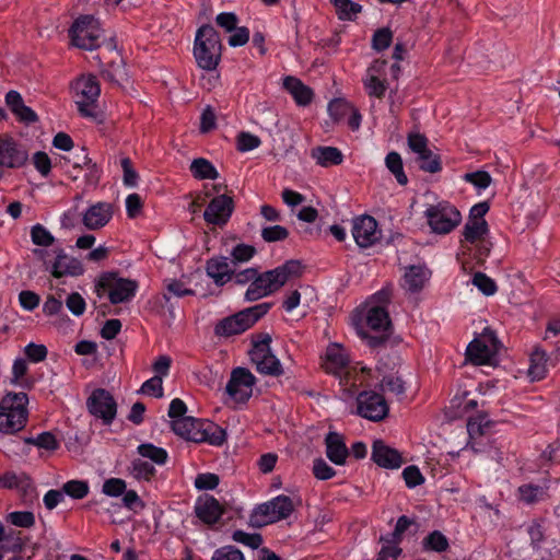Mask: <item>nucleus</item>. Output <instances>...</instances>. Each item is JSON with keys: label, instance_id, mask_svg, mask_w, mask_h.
Returning <instances> with one entry per match:
<instances>
[{"label": "nucleus", "instance_id": "nucleus-1", "mask_svg": "<svg viewBox=\"0 0 560 560\" xmlns=\"http://www.w3.org/2000/svg\"><path fill=\"white\" fill-rule=\"evenodd\" d=\"M300 271L301 265L296 260H289L272 270L261 273L257 271L253 282L249 283L245 292V300L254 302L275 293L291 278L299 276Z\"/></svg>", "mask_w": 560, "mask_h": 560}, {"label": "nucleus", "instance_id": "nucleus-2", "mask_svg": "<svg viewBox=\"0 0 560 560\" xmlns=\"http://www.w3.org/2000/svg\"><path fill=\"white\" fill-rule=\"evenodd\" d=\"M172 429L178 436L195 443H208L221 446L226 441V432L223 428L209 420L180 418L172 421Z\"/></svg>", "mask_w": 560, "mask_h": 560}, {"label": "nucleus", "instance_id": "nucleus-3", "mask_svg": "<svg viewBox=\"0 0 560 560\" xmlns=\"http://www.w3.org/2000/svg\"><path fill=\"white\" fill-rule=\"evenodd\" d=\"M222 55V44L219 33L209 24L197 30L194 43V57L199 68L213 71L217 69Z\"/></svg>", "mask_w": 560, "mask_h": 560}, {"label": "nucleus", "instance_id": "nucleus-4", "mask_svg": "<svg viewBox=\"0 0 560 560\" xmlns=\"http://www.w3.org/2000/svg\"><path fill=\"white\" fill-rule=\"evenodd\" d=\"M28 402L25 393H8L0 400V432L14 434L21 431L27 422Z\"/></svg>", "mask_w": 560, "mask_h": 560}, {"label": "nucleus", "instance_id": "nucleus-5", "mask_svg": "<svg viewBox=\"0 0 560 560\" xmlns=\"http://www.w3.org/2000/svg\"><path fill=\"white\" fill-rule=\"evenodd\" d=\"M270 307L271 303L264 302L224 317L217 323L213 332L220 338L243 334L266 315Z\"/></svg>", "mask_w": 560, "mask_h": 560}, {"label": "nucleus", "instance_id": "nucleus-6", "mask_svg": "<svg viewBox=\"0 0 560 560\" xmlns=\"http://www.w3.org/2000/svg\"><path fill=\"white\" fill-rule=\"evenodd\" d=\"M296 504L292 498L280 494L276 498L257 505L249 515V524L255 528L277 523L288 518L295 510Z\"/></svg>", "mask_w": 560, "mask_h": 560}, {"label": "nucleus", "instance_id": "nucleus-7", "mask_svg": "<svg viewBox=\"0 0 560 560\" xmlns=\"http://www.w3.org/2000/svg\"><path fill=\"white\" fill-rule=\"evenodd\" d=\"M138 282L121 278L117 272H103L95 282V293L98 298L108 296L112 304L129 302L136 295Z\"/></svg>", "mask_w": 560, "mask_h": 560}, {"label": "nucleus", "instance_id": "nucleus-8", "mask_svg": "<svg viewBox=\"0 0 560 560\" xmlns=\"http://www.w3.org/2000/svg\"><path fill=\"white\" fill-rule=\"evenodd\" d=\"M252 342L253 348L249 355L257 372L264 375L280 376L283 369L280 361L271 352V336L267 332H260L253 336Z\"/></svg>", "mask_w": 560, "mask_h": 560}, {"label": "nucleus", "instance_id": "nucleus-9", "mask_svg": "<svg viewBox=\"0 0 560 560\" xmlns=\"http://www.w3.org/2000/svg\"><path fill=\"white\" fill-rule=\"evenodd\" d=\"M69 35L74 46L92 50L100 46L103 31L94 16L82 15L74 21Z\"/></svg>", "mask_w": 560, "mask_h": 560}, {"label": "nucleus", "instance_id": "nucleus-10", "mask_svg": "<svg viewBox=\"0 0 560 560\" xmlns=\"http://www.w3.org/2000/svg\"><path fill=\"white\" fill-rule=\"evenodd\" d=\"M424 215L431 231L436 234H448L462 221L460 212L446 201L428 207Z\"/></svg>", "mask_w": 560, "mask_h": 560}, {"label": "nucleus", "instance_id": "nucleus-11", "mask_svg": "<svg viewBox=\"0 0 560 560\" xmlns=\"http://www.w3.org/2000/svg\"><path fill=\"white\" fill-rule=\"evenodd\" d=\"M75 104L82 116L93 117L95 103L101 93L100 84L95 77L88 75L78 79L73 85Z\"/></svg>", "mask_w": 560, "mask_h": 560}, {"label": "nucleus", "instance_id": "nucleus-12", "mask_svg": "<svg viewBox=\"0 0 560 560\" xmlns=\"http://www.w3.org/2000/svg\"><path fill=\"white\" fill-rule=\"evenodd\" d=\"M86 407L89 412L101 419L105 425L112 424L116 418L117 404L113 395L104 388L92 392L86 400Z\"/></svg>", "mask_w": 560, "mask_h": 560}, {"label": "nucleus", "instance_id": "nucleus-13", "mask_svg": "<svg viewBox=\"0 0 560 560\" xmlns=\"http://www.w3.org/2000/svg\"><path fill=\"white\" fill-rule=\"evenodd\" d=\"M55 254L54 260H47L44 258V265L47 271L54 278H63V277H79L83 275L84 268L82 262L69 255L66 254L65 249L61 247H57L52 250Z\"/></svg>", "mask_w": 560, "mask_h": 560}, {"label": "nucleus", "instance_id": "nucleus-14", "mask_svg": "<svg viewBox=\"0 0 560 560\" xmlns=\"http://www.w3.org/2000/svg\"><path fill=\"white\" fill-rule=\"evenodd\" d=\"M499 341L492 330L486 328L480 338L474 339L467 347V358L477 365L487 364L498 351Z\"/></svg>", "mask_w": 560, "mask_h": 560}, {"label": "nucleus", "instance_id": "nucleus-15", "mask_svg": "<svg viewBox=\"0 0 560 560\" xmlns=\"http://www.w3.org/2000/svg\"><path fill=\"white\" fill-rule=\"evenodd\" d=\"M256 378L249 370L236 368L232 371L225 392L235 402H246L253 394Z\"/></svg>", "mask_w": 560, "mask_h": 560}, {"label": "nucleus", "instance_id": "nucleus-16", "mask_svg": "<svg viewBox=\"0 0 560 560\" xmlns=\"http://www.w3.org/2000/svg\"><path fill=\"white\" fill-rule=\"evenodd\" d=\"M358 413L372 421L383 420L388 412L385 398L375 392H362L358 398Z\"/></svg>", "mask_w": 560, "mask_h": 560}, {"label": "nucleus", "instance_id": "nucleus-17", "mask_svg": "<svg viewBox=\"0 0 560 560\" xmlns=\"http://www.w3.org/2000/svg\"><path fill=\"white\" fill-rule=\"evenodd\" d=\"M234 210L233 198L228 195L214 197L205 210L203 219L213 225H224Z\"/></svg>", "mask_w": 560, "mask_h": 560}, {"label": "nucleus", "instance_id": "nucleus-18", "mask_svg": "<svg viewBox=\"0 0 560 560\" xmlns=\"http://www.w3.org/2000/svg\"><path fill=\"white\" fill-rule=\"evenodd\" d=\"M352 235L355 243L363 248L375 244L380 238L377 222L371 215H361L353 220Z\"/></svg>", "mask_w": 560, "mask_h": 560}, {"label": "nucleus", "instance_id": "nucleus-19", "mask_svg": "<svg viewBox=\"0 0 560 560\" xmlns=\"http://www.w3.org/2000/svg\"><path fill=\"white\" fill-rule=\"evenodd\" d=\"M372 459L380 467L387 469L399 468L402 464L400 453L397 450L389 447L381 440L373 443Z\"/></svg>", "mask_w": 560, "mask_h": 560}, {"label": "nucleus", "instance_id": "nucleus-20", "mask_svg": "<svg viewBox=\"0 0 560 560\" xmlns=\"http://www.w3.org/2000/svg\"><path fill=\"white\" fill-rule=\"evenodd\" d=\"M113 217V207L108 202L92 205L83 214V224L89 230H98L105 226Z\"/></svg>", "mask_w": 560, "mask_h": 560}, {"label": "nucleus", "instance_id": "nucleus-21", "mask_svg": "<svg viewBox=\"0 0 560 560\" xmlns=\"http://www.w3.org/2000/svg\"><path fill=\"white\" fill-rule=\"evenodd\" d=\"M431 277V271L421 265H412L406 268L401 287L410 293L420 292Z\"/></svg>", "mask_w": 560, "mask_h": 560}, {"label": "nucleus", "instance_id": "nucleus-22", "mask_svg": "<svg viewBox=\"0 0 560 560\" xmlns=\"http://www.w3.org/2000/svg\"><path fill=\"white\" fill-rule=\"evenodd\" d=\"M348 357L338 345H330L325 353L323 368L327 373L341 377L348 368Z\"/></svg>", "mask_w": 560, "mask_h": 560}, {"label": "nucleus", "instance_id": "nucleus-23", "mask_svg": "<svg viewBox=\"0 0 560 560\" xmlns=\"http://www.w3.org/2000/svg\"><path fill=\"white\" fill-rule=\"evenodd\" d=\"M282 86L299 106H307L312 103L314 97L313 90L299 78L293 75L285 77Z\"/></svg>", "mask_w": 560, "mask_h": 560}, {"label": "nucleus", "instance_id": "nucleus-24", "mask_svg": "<svg viewBox=\"0 0 560 560\" xmlns=\"http://www.w3.org/2000/svg\"><path fill=\"white\" fill-rule=\"evenodd\" d=\"M326 455L335 465H343L349 456V450L340 433L329 432L325 438Z\"/></svg>", "mask_w": 560, "mask_h": 560}, {"label": "nucleus", "instance_id": "nucleus-25", "mask_svg": "<svg viewBox=\"0 0 560 560\" xmlns=\"http://www.w3.org/2000/svg\"><path fill=\"white\" fill-rule=\"evenodd\" d=\"M196 515L206 524H215L224 513L223 506L213 498L208 497L195 506Z\"/></svg>", "mask_w": 560, "mask_h": 560}, {"label": "nucleus", "instance_id": "nucleus-26", "mask_svg": "<svg viewBox=\"0 0 560 560\" xmlns=\"http://www.w3.org/2000/svg\"><path fill=\"white\" fill-rule=\"evenodd\" d=\"M206 271L217 285H223L229 282L234 273L226 257L209 259L207 261Z\"/></svg>", "mask_w": 560, "mask_h": 560}, {"label": "nucleus", "instance_id": "nucleus-27", "mask_svg": "<svg viewBox=\"0 0 560 560\" xmlns=\"http://www.w3.org/2000/svg\"><path fill=\"white\" fill-rule=\"evenodd\" d=\"M5 103L12 113L26 124L37 121L36 113L23 102L21 94L16 91H10L5 95Z\"/></svg>", "mask_w": 560, "mask_h": 560}, {"label": "nucleus", "instance_id": "nucleus-28", "mask_svg": "<svg viewBox=\"0 0 560 560\" xmlns=\"http://www.w3.org/2000/svg\"><path fill=\"white\" fill-rule=\"evenodd\" d=\"M529 362L528 375L532 381L542 380L548 372L549 357L540 346L534 348Z\"/></svg>", "mask_w": 560, "mask_h": 560}, {"label": "nucleus", "instance_id": "nucleus-29", "mask_svg": "<svg viewBox=\"0 0 560 560\" xmlns=\"http://www.w3.org/2000/svg\"><path fill=\"white\" fill-rule=\"evenodd\" d=\"M311 156L323 167L339 165L343 161L341 151L335 147H316L312 149Z\"/></svg>", "mask_w": 560, "mask_h": 560}, {"label": "nucleus", "instance_id": "nucleus-30", "mask_svg": "<svg viewBox=\"0 0 560 560\" xmlns=\"http://www.w3.org/2000/svg\"><path fill=\"white\" fill-rule=\"evenodd\" d=\"M366 324L373 330L387 331L390 328L387 310L381 305H371L366 313Z\"/></svg>", "mask_w": 560, "mask_h": 560}, {"label": "nucleus", "instance_id": "nucleus-31", "mask_svg": "<svg viewBox=\"0 0 560 560\" xmlns=\"http://www.w3.org/2000/svg\"><path fill=\"white\" fill-rule=\"evenodd\" d=\"M520 500L526 504H534L548 497V487L527 483L518 488Z\"/></svg>", "mask_w": 560, "mask_h": 560}, {"label": "nucleus", "instance_id": "nucleus-32", "mask_svg": "<svg viewBox=\"0 0 560 560\" xmlns=\"http://www.w3.org/2000/svg\"><path fill=\"white\" fill-rule=\"evenodd\" d=\"M489 233V226L487 221H474L467 220L463 236L464 241L470 244L477 243V241L482 240Z\"/></svg>", "mask_w": 560, "mask_h": 560}, {"label": "nucleus", "instance_id": "nucleus-33", "mask_svg": "<svg viewBox=\"0 0 560 560\" xmlns=\"http://www.w3.org/2000/svg\"><path fill=\"white\" fill-rule=\"evenodd\" d=\"M190 172L197 179H217L219 173L213 164L203 158L195 159L190 164Z\"/></svg>", "mask_w": 560, "mask_h": 560}, {"label": "nucleus", "instance_id": "nucleus-34", "mask_svg": "<svg viewBox=\"0 0 560 560\" xmlns=\"http://www.w3.org/2000/svg\"><path fill=\"white\" fill-rule=\"evenodd\" d=\"M339 20L353 21L362 11V5L352 0H330Z\"/></svg>", "mask_w": 560, "mask_h": 560}, {"label": "nucleus", "instance_id": "nucleus-35", "mask_svg": "<svg viewBox=\"0 0 560 560\" xmlns=\"http://www.w3.org/2000/svg\"><path fill=\"white\" fill-rule=\"evenodd\" d=\"M386 167L392 172L395 176L396 180L400 185H406L408 183L407 175L404 172L402 160L399 153L393 151L386 155L385 159Z\"/></svg>", "mask_w": 560, "mask_h": 560}, {"label": "nucleus", "instance_id": "nucleus-36", "mask_svg": "<svg viewBox=\"0 0 560 560\" xmlns=\"http://www.w3.org/2000/svg\"><path fill=\"white\" fill-rule=\"evenodd\" d=\"M362 82L368 95L371 97L382 98L388 89L386 79L365 75Z\"/></svg>", "mask_w": 560, "mask_h": 560}, {"label": "nucleus", "instance_id": "nucleus-37", "mask_svg": "<svg viewBox=\"0 0 560 560\" xmlns=\"http://www.w3.org/2000/svg\"><path fill=\"white\" fill-rule=\"evenodd\" d=\"M422 546L425 550L435 552H444L448 549L450 544L447 537L440 530H433L423 540Z\"/></svg>", "mask_w": 560, "mask_h": 560}, {"label": "nucleus", "instance_id": "nucleus-38", "mask_svg": "<svg viewBox=\"0 0 560 560\" xmlns=\"http://www.w3.org/2000/svg\"><path fill=\"white\" fill-rule=\"evenodd\" d=\"M138 453L145 458L151 459L158 465H164L167 462V452L159 446L151 443H143L138 446Z\"/></svg>", "mask_w": 560, "mask_h": 560}, {"label": "nucleus", "instance_id": "nucleus-39", "mask_svg": "<svg viewBox=\"0 0 560 560\" xmlns=\"http://www.w3.org/2000/svg\"><path fill=\"white\" fill-rule=\"evenodd\" d=\"M126 75L127 72L121 60L112 61L108 63L107 68L102 70L103 79L114 84H120Z\"/></svg>", "mask_w": 560, "mask_h": 560}, {"label": "nucleus", "instance_id": "nucleus-40", "mask_svg": "<svg viewBox=\"0 0 560 560\" xmlns=\"http://www.w3.org/2000/svg\"><path fill=\"white\" fill-rule=\"evenodd\" d=\"M26 444L35 445L39 448H44L46 451H56L59 448L60 444L57 441L56 436L51 432H43L35 438H26L24 439Z\"/></svg>", "mask_w": 560, "mask_h": 560}, {"label": "nucleus", "instance_id": "nucleus-41", "mask_svg": "<svg viewBox=\"0 0 560 560\" xmlns=\"http://www.w3.org/2000/svg\"><path fill=\"white\" fill-rule=\"evenodd\" d=\"M65 160L72 164L74 168H83L86 167L91 172H96V164L92 162V160L89 158L86 153V149L84 147L79 148L75 150L72 155L65 158Z\"/></svg>", "mask_w": 560, "mask_h": 560}, {"label": "nucleus", "instance_id": "nucleus-42", "mask_svg": "<svg viewBox=\"0 0 560 560\" xmlns=\"http://www.w3.org/2000/svg\"><path fill=\"white\" fill-rule=\"evenodd\" d=\"M381 541H383L384 545L378 552L377 560H396L401 553V548L399 547L400 541H394L393 537L388 535L381 537Z\"/></svg>", "mask_w": 560, "mask_h": 560}, {"label": "nucleus", "instance_id": "nucleus-43", "mask_svg": "<svg viewBox=\"0 0 560 560\" xmlns=\"http://www.w3.org/2000/svg\"><path fill=\"white\" fill-rule=\"evenodd\" d=\"M393 42V32L388 27H382L374 32L372 36V48L376 51H383L390 46Z\"/></svg>", "mask_w": 560, "mask_h": 560}, {"label": "nucleus", "instance_id": "nucleus-44", "mask_svg": "<svg viewBox=\"0 0 560 560\" xmlns=\"http://www.w3.org/2000/svg\"><path fill=\"white\" fill-rule=\"evenodd\" d=\"M232 539L235 542L242 544L252 549H258L262 544V536L260 534H249L241 529H237L233 533Z\"/></svg>", "mask_w": 560, "mask_h": 560}, {"label": "nucleus", "instance_id": "nucleus-45", "mask_svg": "<svg viewBox=\"0 0 560 560\" xmlns=\"http://www.w3.org/2000/svg\"><path fill=\"white\" fill-rule=\"evenodd\" d=\"M420 170L428 173H438L442 170L441 159L430 150L429 154H419L417 158Z\"/></svg>", "mask_w": 560, "mask_h": 560}, {"label": "nucleus", "instance_id": "nucleus-46", "mask_svg": "<svg viewBox=\"0 0 560 560\" xmlns=\"http://www.w3.org/2000/svg\"><path fill=\"white\" fill-rule=\"evenodd\" d=\"M63 493L73 499H83L89 493V485L82 480L67 481L62 487Z\"/></svg>", "mask_w": 560, "mask_h": 560}, {"label": "nucleus", "instance_id": "nucleus-47", "mask_svg": "<svg viewBox=\"0 0 560 560\" xmlns=\"http://www.w3.org/2000/svg\"><path fill=\"white\" fill-rule=\"evenodd\" d=\"M288 236L289 231L282 225L265 226L261 230V238L267 243L284 241Z\"/></svg>", "mask_w": 560, "mask_h": 560}, {"label": "nucleus", "instance_id": "nucleus-48", "mask_svg": "<svg viewBox=\"0 0 560 560\" xmlns=\"http://www.w3.org/2000/svg\"><path fill=\"white\" fill-rule=\"evenodd\" d=\"M31 238L35 245L48 247L52 245L55 237L42 224H36L31 230Z\"/></svg>", "mask_w": 560, "mask_h": 560}, {"label": "nucleus", "instance_id": "nucleus-49", "mask_svg": "<svg viewBox=\"0 0 560 560\" xmlns=\"http://www.w3.org/2000/svg\"><path fill=\"white\" fill-rule=\"evenodd\" d=\"M165 289L166 292L163 294L165 301H168L171 295L176 298H184L195 294L194 290L186 288L179 280H168L165 284Z\"/></svg>", "mask_w": 560, "mask_h": 560}, {"label": "nucleus", "instance_id": "nucleus-50", "mask_svg": "<svg viewBox=\"0 0 560 560\" xmlns=\"http://www.w3.org/2000/svg\"><path fill=\"white\" fill-rule=\"evenodd\" d=\"M472 284L476 285L485 295H493L498 287L490 277L483 272H476L472 277Z\"/></svg>", "mask_w": 560, "mask_h": 560}, {"label": "nucleus", "instance_id": "nucleus-51", "mask_svg": "<svg viewBox=\"0 0 560 560\" xmlns=\"http://www.w3.org/2000/svg\"><path fill=\"white\" fill-rule=\"evenodd\" d=\"M131 474L137 479L150 480L155 474V468L148 462L135 459L131 464Z\"/></svg>", "mask_w": 560, "mask_h": 560}, {"label": "nucleus", "instance_id": "nucleus-52", "mask_svg": "<svg viewBox=\"0 0 560 560\" xmlns=\"http://www.w3.org/2000/svg\"><path fill=\"white\" fill-rule=\"evenodd\" d=\"M260 139L249 132L242 131L236 138V148L241 152L254 150L260 145Z\"/></svg>", "mask_w": 560, "mask_h": 560}, {"label": "nucleus", "instance_id": "nucleus-53", "mask_svg": "<svg viewBox=\"0 0 560 560\" xmlns=\"http://www.w3.org/2000/svg\"><path fill=\"white\" fill-rule=\"evenodd\" d=\"M7 520L11 524H13L15 526H19V527H24V528H30L35 523L34 514L32 512H28V511L11 512L8 515Z\"/></svg>", "mask_w": 560, "mask_h": 560}, {"label": "nucleus", "instance_id": "nucleus-54", "mask_svg": "<svg viewBox=\"0 0 560 560\" xmlns=\"http://www.w3.org/2000/svg\"><path fill=\"white\" fill-rule=\"evenodd\" d=\"M140 392L145 395H151L156 398H161L163 396V381L160 375H154L153 377L145 381Z\"/></svg>", "mask_w": 560, "mask_h": 560}, {"label": "nucleus", "instance_id": "nucleus-55", "mask_svg": "<svg viewBox=\"0 0 560 560\" xmlns=\"http://www.w3.org/2000/svg\"><path fill=\"white\" fill-rule=\"evenodd\" d=\"M66 306L74 316H81L85 312L86 303L80 293L72 292L66 299Z\"/></svg>", "mask_w": 560, "mask_h": 560}, {"label": "nucleus", "instance_id": "nucleus-56", "mask_svg": "<svg viewBox=\"0 0 560 560\" xmlns=\"http://www.w3.org/2000/svg\"><path fill=\"white\" fill-rule=\"evenodd\" d=\"M464 179L472 184L478 189H486L490 186L492 178L486 171H477L474 173H466Z\"/></svg>", "mask_w": 560, "mask_h": 560}, {"label": "nucleus", "instance_id": "nucleus-57", "mask_svg": "<svg viewBox=\"0 0 560 560\" xmlns=\"http://www.w3.org/2000/svg\"><path fill=\"white\" fill-rule=\"evenodd\" d=\"M489 424L486 415H478L470 417L467 422V431L470 438L480 436L483 434V429Z\"/></svg>", "mask_w": 560, "mask_h": 560}, {"label": "nucleus", "instance_id": "nucleus-58", "mask_svg": "<svg viewBox=\"0 0 560 560\" xmlns=\"http://www.w3.org/2000/svg\"><path fill=\"white\" fill-rule=\"evenodd\" d=\"M211 560H245L243 552L234 546H223L217 549Z\"/></svg>", "mask_w": 560, "mask_h": 560}, {"label": "nucleus", "instance_id": "nucleus-59", "mask_svg": "<svg viewBox=\"0 0 560 560\" xmlns=\"http://www.w3.org/2000/svg\"><path fill=\"white\" fill-rule=\"evenodd\" d=\"M402 478L408 488H415L424 482L423 475L421 474L420 469L415 465L407 466L402 470Z\"/></svg>", "mask_w": 560, "mask_h": 560}, {"label": "nucleus", "instance_id": "nucleus-60", "mask_svg": "<svg viewBox=\"0 0 560 560\" xmlns=\"http://www.w3.org/2000/svg\"><path fill=\"white\" fill-rule=\"evenodd\" d=\"M408 145L412 152L417 155L419 154H429L430 149L428 148V139L420 133H411L408 136Z\"/></svg>", "mask_w": 560, "mask_h": 560}, {"label": "nucleus", "instance_id": "nucleus-61", "mask_svg": "<svg viewBox=\"0 0 560 560\" xmlns=\"http://www.w3.org/2000/svg\"><path fill=\"white\" fill-rule=\"evenodd\" d=\"M126 490V482L120 478H109L103 483V492L108 497H119Z\"/></svg>", "mask_w": 560, "mask_h": 560}, {"label": "nucleus", "instance_id": "nucleus-62", "mask_svg": "<svg viewBox=\"0 0 560 560\" xmlns=\"http://www.w3.org/2000/svg\"><path fill=\"white\" fill-rule=\"evenodd\" d=\"M25 355L35 363L42 362L47 357V348L44 345L28 343L24 349Z\"/></svg>", "mask_w": 560, "mask_h": 560}, {"label": "nucleus", "instance_id": "nucleus-63", "mask_svg": "<svg viewBox=\"0 0 560 560\" xmlns=\"http://www.w3.org/2000/svg\"><path fill=\"white\" fill-rule=\"evenodd\" d=\"M219 481L215 474H199L195 479V487L199 490H212L218 487Z\"/></svg>", "mask_w": 560, "mask_h": 560}, {"label": "nucleus", "instance_id": "nucleus-64", "mask_svg": "<svg viewBox=\"0 0 560 560\" xmlns=\"http://www.w3.org/2000/svg\"><path fill=\"white\" fill-rule=\"evenodd\" d=\"M313 474L319 480H328L335 476V470L324 459L317 458L314 460Z\"/></svg>", "mask_w": 560, "mask_h": 560}]
</instances>
